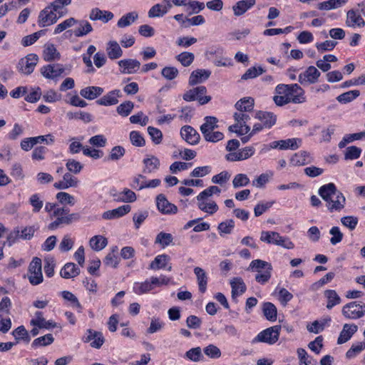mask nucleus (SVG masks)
<instances>
[{
	"label": "nucleus",
	"instance_id": "1",
	"mask_svg": "<svg viewBox=\"0 0 365 365\" xmlns=\"http://www.w3.org/2000/svg\"><path fill=\"white\" fill-rule=\"evenodd\" d=\"M56 198L63 205L60 207L55 203L47 202L45 205V210L48 212H52L51 217H56V220L48 225L50 230H54L62 224H68V215L64 207L68 204V194L64 192H60L56 195Z\"/></svg>",
	"mask_w": 365,
	"mask_h": 365
},
{
	"label": "nucleus",
	"instance_id": "2",
	"mask_svg": "<svg viewBox=\"0 0 365 365\" xmlns=\"http://www.w3.org/2000/svg\"><path fill=\"white\" fill-rule=\"evenodd\" d=\"M319 195L327 202V207L329 212L341 210L346 203V198L343 194L337 190L332 182L324 185L319 189Z\"/></svg>",
	"mask_w": 365,
	"mask_h": 365
},
{
	"label": "nucleus",
	"instance_id": "3",
	"mask_svg": "<svg viewBox=\"0 0 365 365\" xmlns=\"http://www.w3.org/2000/svg\"><path fill=\"white\" fill-rule=\"evenodd\" d=\"M275 91L277 94H284L290 99V103H302L306 101L304 91L297 83L286 85L279 84Z\"/></svg>",
	"mask_w": 365,
	"mask_h": 365
},
{
	"label": "nucleus",
	"instance_id": "4",
	"mask_svg": "<svg viewBox=\"0 0 365 365\" xmlns=\"http://www.w3.org/2000/svg\"><path fill=\"white\" fill-rule=\"evenodd\" d=\"M260 240L268 244L281 246L288 250H292L294 247V243L288 237H282L278 232L274 231H262Z\"/></svg>",
	"mask_w": 365,
	"mask_h": 365
},
{
	"label": "nucleus",
	"instance_id": "5",
	"mask_svg": "<svg viewBox=\"0 0 365 365\" xmlns=\"http://www.w3.org/2000/svg\"><path fill=\"white\" fill-rule=\"evenodd\" d=\"M341 313L347 319L362 318L365 316V303L356 301L349 302L342 307Z\"/></svg>",
	"mask_w": 365,
	"mask_h": 365
},
{
	"label": "nucleus",
	"instance_id": "6",
	"mask_svg": "<svg viewBox=\"0 0 365 365\" xmlns=\"http://www.w3.org/2000/svg\"><path fill=\"white\" fill-rule=\"evenodd\" d=\"M281 326L275 325L259 332L252 340V343L262 342L268 344H275L279 336Z\"/></svg>",
	"mask_w": 365,
	"mask_h": 365
},
{
	"label": "nucleus",
	"instance_id": "7",
	"mask_svg": "<svg viewBox=\"0 0 365 365\" xmlns=\"http://www.w3.org/2000/svg\"><path fill=\"white\" fill-rule=\"evenodd\" d=\"M207 93V88L204 86H200L186 91L182 96L185 101H193L197 100L200 105H205L210 101L211 97L203 96Z\"/></svg>",
	"mask_w": 365,
	"mask_h": 365
},
{
	"label": "nucleus",
	"instance_id": "8",
	"mask_svg": "<svg viewBox=\"0 0 365 365\" xmlns=\"http://www.w3.org/2000/svg\"><path fill=\"white\" fill-rule=\"evenodd\" d=\"M28 278L33 285H38L43 282L41 259L38 257L33 259L29 267Z\"/></svg>",
	"mask_w": 365,
	"mask_h": 365
},
{
	"label": "nucleus",
	"instance_id": "9",
	"mask_svg": "<svg viewBox=\"0 0 365 365\" xmlns=\"http://www.w3.org/2000/svg\"><path fill=\"white\" fill-rule=\"evenodd\" d=\"M38 57L36 54L30 53L21 58L18 63L19 71L26 75L31 74L36 66Z\"/></svg>",
	"mask_w": 365,
	"mask_h": 365
},
{
	"label": "nucleus",
	"instance_id": "10",
	"mask_svg": "<svg viewBox=\"0 0 365 365\" xmlns=\"http://www.w3.org/2000/svg\"><path fill=\"white\" fill-rule=\"evenodd\" d=\"M156 206L158 211L163 215H173L178 212L177 206L170 202L164 194L157 195Z\"/></svg>",
	"mask_w": 365,
	"mask_h": 365
},
{
	"label": "nucleus",
	"instance_id": "11",
	"mask_svg": "<svg viewBox=\"0 0 365 365\" xmlns=\"http://www.w3.org/2000/svg\"><path fill=\"white\" fill-rule=\"evenodd\" d=\"M76 24V28L72 30V33L77 37L83 36L93 31L91 24L86 20L76 21L70 17V27Z\"/></svg>",
	"mask_w": 365,
	"mask_h": 365
},
{
	"label": "nucleus",
	"instance_id": "12",
	"mask_svg": "<svg viewBox=\"0 0 365 365\" xmlns=\"http://www.w3.org/2000/svg\"><path fill=\"white\" fill-rule=\"evenodd\" d=\"M320 75V72L316 67L310 66L304 72L299 74V82L302 85L313 84L317 82Z\"/></svg>",
	"mask_w": 365,
	"mask_h": 365
},
{
	"label": "nucleus",
	"instance_id": "13",
	"mask_svg": "<svg viewBox=\"0 0 365 365\" xmlns=\"http://www.w3.org/2000/svg\"><path fill=\"white\" fill-rule=\"evenodd\" d=\"M51 8V6H47L40 12L38 16V25L41 27L52 25L59 19L57 14Z\"/></svg>",
	"mask_w": 365,
	"mask_h": 365
},
{
	"label": "nucleus",
	"instance_id": "14",
	"mask_svg": "<svg viewBox=\"0 0 365 365\" xmlns=\"http://www.w3.org/2000/svg\"><path fill=\"white\" fill-rule=\"evenodd\" d=\"M65 69L61 64L44 66L41 68V73L48 79L56 80L61 76Z\"/></svg>",
	"mask_w": 365,
	"mask_h": 365
},
{
	"label": "nucleus",
	"instance_id": "15",
	"mask_svg": "<svg viewBox=\"0 0 365 365\" xmlns=\"http://www.w3.org/2000/svg\"><path fill=\"white\" fill-rule=\"evenodd\" d=\"M122 97V93L119 89L113 90L101 98L96 101L99 106H110L116 105L118 103V98Z\"/></svg>",
	"mask_w": 365,
	"mask_h": 365
},
{
	"label": "nucleus",
	"instance_id": "16",
	"mask_svg": "<svg viewBox=\"0 0 365 365\" xmlns=\"http://www.w3.org/2000/svg\"><path fill=\"white\" fill-rule=\"evenodd\" d=\"M255 153V149L252 147H245L238 152L230 153L226 155L225 158L230 162L241 161L247 160L252 157Z\"/></svg>",
	"mask_w": 365,
	"mask_h": 365
},
{
	"label": "nucleus",
	"instance_id": "17",
	"mask_svg": "<svg viewBox=\"0 0 365 365\" xmlns=\"http://www.w3.org/2000/svg\"><path fill=\"white\" fill-rule=\"evenodd\" d=\"M346 25L351 28H361L365 26V21L359 12L351 9L346 13Z\"/></svg>",
	"mask_w": 365,
	"mask_h": 365
},
{
	"label": "nucleus",
	"instance_id": "18",
	"mask_svg": "<svg viewBox=\"0 0 365 365\" xmlns=\"http://www.w3.org/2000/svg\"><path fill=\"white\" fill-rule=\"evenodd\" d=\"M114 17L111 11L101 10L99 8H93L89 14V19L91 21H101L103 23H108Z\"/></svg>",
	"mask_w": 365,
	"mask_h": 365
},
{
	"label": "nucleus",
	"instance_id": "19",
	"mask_svg": "<svg viewBox=\"0 0 365 365\" xmlns=\"http://www.w3.org/2000/svg\"><path fill=\"white\" fill-rule=\"evenodd\" d=\"M182 138L189 144L195 145L199 142L200 135L192 127L184 125L180 130Z\"/></svg>",
	"mask_w": 365,
	"mask_h": 365
},
{
	"label": "nucleus",
	"instance_id": "20",
	"mask_svg": "<svg viewBox=\"0 0 365 365\" xmlns=\"http://www.w3.org/2000/svg\"><path fill=\"white\" fill-rule=\"evenodd\" d=\"M165 4H157L153 6L149 11L150 18L162 17L172 8V4L169 0L164 1Z\"/></svg>",
	"mask_w": 365,
	"mask_h": 365
},
{
	"label": "nucleus",
	"instance_id": "21",
	"mask_svg": "<svg viewBox=\"0 0 365 365\" xmlns=\"http://www.w3.org/2000/svg\"><path fill=\"white\" fill-rule=\"evenodd\" d=\"M104 337L103 334L92 329L88 330L87 336H86L85 341L89 342L93 348L99 349L104 343Z\"/></svg>",
	"mask_w": 365,
	"mask_h": 365
},
{
	"label": "nucleus",
	"instance_id": "22",
	"mask_svg": "<svg viewBox=\"0 0 365 365\" xmlns=\"http://www.w3.org/2000/svg\"><path fill=\"white\" fill-rule=\"evenodd\" d=\"M131 210L129 205H121L115 209L106 211L103 213L102 217L105 220H113L121 217L128 213Z\"/></svg>",
	"mask_w": 365,
	"mask_h": 365
},
{
	"label": "nucleus",
	"instance_id": "23",
	"mask_svg": "<svg viewBox=\"0 0 365 365\" xmlns=\"http://www.w3.org/2000/svg\"><path fill=\"white\" fill-rule=\"evenodd\" d=\"M118 65L123 68V73H135L140 67V63L135 59H123L118 61Z\"/></svg>",
	"mask_w": 365,
	"mask_h": 365
},
{
	"label": "nucleus",
	"instance_id": "24",
	"mask_svg": "<svg viewBox=\"0 0 365 365\" xmlns=\"http://www.w3.org/2000/svg\"><path fill=\"white\" fill-rule=\"evenodd\" d=\"M256 0H240L232 6V11L235 16H240L252 8Z\"/></svg>",
	"mask_w": 365,
	"mask_h": 365
},
{
	"label": "nucleus",
	"instance_id": "25",
	"mask_svg": "<svg viewBox=\"0 0 365 365\" xmlns=\"http://www.w3.org/2000/svg\"><path fill=\"white\" fill-rule=\"evenodd\" d=\"M144 168L143 172L145 174L157 171L160 165V160L155 155H147L143 160Z\"/></svg>",
	"mask_w": 365,
	"mask_h": 365
},
{
	"label": "nucleus",
	"instance_id": "26",
	"mask_svg": "<svg viewBox=\"0 0 365 365\" xmlns=\"http://www.w3.org/2000/svg\"><path fill=\"white\" fill-rule=\"evenodd\" d=\"M255 118L258 119L265 128H272L277 121V116L271 112L258 111Z\"/></svg>",
	"mask_w": 365,
	"mask_h": 365
},
{
	"label": "nucleus",
	"instance_id": "27",
	"mask_svg": "<svg viewBox=\"0 0 365 365\" xmlns=\"http://www.w3.org/2000/svg\"><path fill=\"white\" fill-rule=\"evenodd\" d=\"M358 327L356 324H345L337 339L338 344H342L348 341L357 331Z\"/></svg>",
	"mask_w": 365,
	"mask_h": 365
},
{
	"label": "nucleus",
	"instance_id": "28",
	"mask_svg": "<svg viewBox=\"0 0 365 365\" xmlns=\"http://www.w3.org/2000/svg\"><path fill=\"white\" fill-rule=\"evenodd\" d=\"M211 72L205 69H197L193 71L189 78V84L194 86L206 81L210 76Z\"/></svg>",
	"mask_w": 365,
	"mask_h": 365
},
{
	"label": "nucleus",
	"instance_id": "29",
	"mask_svg": "<svg viewBox=\"0 0 365 365\" xmlns=\"http://www.w3.org/2000/svg\"><path fill=\"white\" fill-rule=\"evenodd\" d=\"M273 143L274 144V148L278 147L281 150H296L300 146L302 140L299 138H289L287 140L274 141Z\"/></svg>",
	"mask_w": 365,
	"mask_h": 365
},
{
	"label": "nucleus",
	"instance_id": "30",
	"mask_svg": "<svg viewBox=\"0 0 365 365\" xmlns=\"http://www.w3.org/2000/svg\"><path fill=\"white\" fill-rule=\"evenodd\" d=\"M312 162V157L306 151L297 153L290 159V164L293 166H302Z\"/></svg>",
	"mask_w": 365,
	"mask_h": 365
},
{
	"label": "nucleus",
	"instance_id": "31",
	"mask_svg": "<svg viewBox=\"0 0 365 365\" xmlns=\"http://www.w3.org/2000/svg\"><path fill=\"white\" fill-rule=\"evenodd\" d=\"M232 287V298L235 299L239 295L242 294L246 291V285L240 277H235L230 281Z\"/></svg>",
	"mask_w": 365,
	"mask_h": 365
},
{
	"label": "nucleus",
	"instance_id": "32",
	"mask_svg": "<svg viewBox=\"0 0 365 365\" xmlns=\"http://www.w3.org/2000/svg\"><path fill=\"white\" fill-rule=\"evenodd\" d=\"M103 93V88L99 86H88L81 90L80 94L84 98L93 100Z\"/></svg>",
	"mask_w": 365,
	"mask_h": 365
},
{
	"label": "nucleus",
	"instance_id": "33",
	"mask_svg": "<svg viewBox=\"0 0 365 365\" xmlns=\"http://www.w3.org/2000/svg\"><path fill=\"white\" fill-rule=\"evenodd\" d=\"M198 208L208 213L209 215H213L218 210V205L215 201L207 200V198H203L200 200H197Z\"/></svg>",
	"mask_w": 365,
	"mask_h": 365
},
{
	"label": "nucleus",
	"instance_id": "34",
	"mask_svg": "<svg viewBox=\"0 0 365 365\" xmlns=\"http://www.w3.org/2000/svg\"><path fill=\"white\" fill-rule=\"evenodd\" d=\"M194 273L197 277L199 291L201 293H205L206 292L207 284V276L206 272L201 267H196L194 269Z\"/></svg>",
	"mask_w": 365,
	"mask_h": 365
},
{
	"label": "nucleus",
	"instance_id": "35",
	"mask_svg": "<svg viewBox=\"0 0 365 365\" xmlns=\"http://www.w3.org/2000/svg\"><path fill=\"white\" fill-rule=\"evenodd\" d=\"M43 57L46 61H52L58 59L60 53L57 51L53 43H48L44 45Z\"/></svg>",
	"mask_w": 365,
	"mask_h": 365
},
{
	"label": "nucleus",
	"instance_id": "36",
	"mask_svg": "<svg viewBox=\"0 0 365 365\" xmlns=\"http://www.w3.org/2000/svg\"><path fill=\"white\" fill-rule=\"evenodd\" d=\"M107 54L110 59H117L122 56L123 51L119 44L115 41H110L108 43L106 48Z\"/></svg>",
	"mask_w": 365,
	"mask_h": 365
},
{
	"label": "nucleus",
	"instance_id": "37",
	"mask_svg": "<svg viewBox=\"0 0 365 365\" xmlns=\"http://www.w3.org/2000/svg\"><path fill=\"white\" fill-rule=\"evenodd\" d=\"M247 269L251 272H260L262 270H272V267L266 261L255 259L251 262Z\"/></svg>",
	"mask_w": 365,
	"mask_h": 365
},
{
	"label": "nucleus",
	"instance_id": "38",
	"mask_svg": "<svg viewBox=\"0 0 365 365\" xmlns=\"http://www.w3.org/2000/svg\"><path fill=\"white\" fill-rule=\"evenodd\" d=\"M324 296L327 299V308L332 309L334 306L339 304L341 302L340 297L334 289H327L324 292Z\"/></svg>",
	"mask_w": 365,
	"mask_h": 365
},
{
	"label": "nucleus",
	"instance_id": "39",
	"mask_svg": "<svg viewBox=\"0 0 365 365\" xmlns=\"http://www.w3.org/2000/svg\"><path fill=\"white\" fill-rule=\"evenodd\" d=\"M217 122L218 120L217 118L213 116H206L205 118V123L200 126V131L202 134L203 135L206 133H208L213 131L218 127Z\"/></svg>",
	"mask_w": 365,
	"mask_h": 365
},
{
	"label": "nucleus",
	"instance_id": "40",
	"mask_svg": "<svg viewBox=\"0 0 365 365\" xmlns=\"http://www.w3.org/2000/svg\"><path fill=\"white\" fill-rule=\"evenodd\" d=\"M107 239L102 235H95L89 241L90 247L95 251H101L106 247Z\"/></svg>",
	"mask_w": 365,
	"mask_h": 365
},
{
	"label": "nucleus",
	"instance_id": "41",
	"mask_svg": "<svg viewBox=\"0 0 365 365\" xmlns=\"http://www.w3.org/2000/svg\"><path fill=\"white\" fill-rule=\"evenodd\" d=\"M254 107V99L249 98H244L238 101L235 104V108L237 111L248 113L252 110Z\"/></svg>",
	"mask_w": 365,
	"mask_h": 365
},
{
	"label": "nucleus",
	"instance_id": "42",
	"mask_svg": "<svg viewBox=\"0 0 365 365\" xmlns=\"http://www.w3.org/2000/svg\"><path fill=\"white\" fill-rule=\"evenodd\" d=\"M169 260L170 257L168 255L165 254L159 255L150 264V269L156 270L165 268Z\"/></svg>",
	"mask_w": 365,
	"mask_h": 365
},
{
	"label": "nucleus",
	"instance_id": "43",
	"mask_svg": "<svg viewBox=\"0 0 365 365\" xmlns=\"http://www.w3.org/2000/svg\"><path fill=\"white\" fill-rule=\"evenodd\" d=\"M262 311L266 319L271 322L277 319V307L271 302H264L262 307Z\"/></svg>",
	"mask_w": 365,
	"mask_h": 365
},
{
	"label": "nucleus",
	"instance_id": "44",
	"mask_svg": "<svg viewBox=\"0 0 365 365\" xmlns=\"http://www.w3.org/2000/svg\"><path fill=\"white\" fill-rule=\"evenodd\" d=\"M299 365H317V361L312 356H309L304 349L299 348L297 350Z\"/></svg>",
	"mask_w": 365,
	"mask_h": 365
},
{
	"label": "nucleus",
	"instance_id": "45",
	"mask_svg": "<svg viewBox=\"0 0 365 365\" xmlns=\"http://www.w3.org/2000/svg\"><path fill=\"white\" fill-rule=\"evenodd\" d=\"M348 0H328L321 2L317 7L320 10H330L337 9L346 4Z\"/></svg>",
	"mask_w": 365,
	"mask_h": 365
},
{
	"label": "nucleus",
	"instance_id": "46",
	"mask_svg": "<svg viewBox=\"0 0 365 365\" xmlns=\"http://www.w3.org/2000/svg\"><path fill=\"white\" fill-rule=\"evenodd\" d=\"M68 4V0H56L51 4V9L57 14L58 18L66 13V6Z\"/></svg>",
	"mask_w": 365,
	"mask_h": 365
},
{
	"label": "nucleus",
	"instance_id": "47",
	"mask_svg": "<svg viewBox=\"0 0 365 365\" xmlns=\"http://www.w3.org/2000/svg\"><path fill=\"white\" fill-rule=\"evenodd\" d=\"M235 227V221L233 220H227L218 225L217 230L220 236L231 234Z\"/></svg>",
	"mask_w": 365,
	"mask_h": 365
},
{
	"label": "nucleus",
	"instance_id": "48",
	"mask_svg": "<svg viewBox=\"0 0 365 365\" xmlns=\"http://www.w3.org/2000/svg\"><path fill=\"white\" fill-rule=\"evenodd\" d=\"M359 94L358 90L349 91L338 96L336 100L341 103H347L356 98Z\"/></svg>",
	"mask_w": 365,
	"mask_h": 365
},
{
	"label": "nucleus",
	"instance_id": "49",
	"mask_svg": "<svg viewBox=\"0 0 365 365\" xmlns=\"http://www.w3.org/2000/svg\"><path fill=\"white\" fill-rule=\"evenodd\" d=\"M134 108V103L132 101H127L120 103L116 108L118 115L123 117H127L130 115Z\"/></svg>",
	"mask_w": 365,
	"mask_h": 365
},
{
	"label": "nucleus",
	"instance_id": "50",
	"mask_svg": "<svg viewBox=\"0 0 365 365\" xmlns=\"http://www.w3.org/2000/svg\"><path fill=\"white\" fill-rule=\"evenodd\" d=\"M153 290L150 279L143 282H135L133 285V291L137 294H143Z\"/></svg>",
	"mask_w": 365,
	"mask_h": 365
},
{
	"label": "nucleus",
	"instance_id": "51",
	"mask_svg": "<svg viewBox=\"0 0 365 365\" xmlns=\"http://www.w3.org/2000/svg\"><path fill=\"white\" fill-rule=\"evenodd\" d=\"M264 72L265 71L261 66L251 67L247 69L246 72L242 76L241 79L243 81H247L248 79L255 78Z\"/></svg>",
	"mask_w": 365,
	"mask_h": 365
},
{
	"label": "nucleus",
	"instance_id": "52",
	"mask_svg": "<svg viewBox=\"0 0 365 365\" xmlns=\"http://www.w3.org/2000/svg\"><path fill=\"white\" fill-rule=\"evenodd\" d=\"M138 18L135 12H130L123 16L118 21L117 26L119 28H124L130 26Z\"/></svg>",
	"mask_w": 365,
	"mask_h": 365
},
{
	"label": "nucleus",
	"instance_id": "53",
	"mask_svg": "<svg viewBox=\"0 0 365 365\" xmlns=\"http://www.w3.org/2000/svg\"><path fill=\"white\" fill-rule=\"evenodd\" d=\"M45 34V30H41L31 35L24 36L21 40L24 46H29L34 43L42 35Z\"/></svg>",
	"mask_w": 365,
	"mask_h": 365
},
{
	"label": "nucleus",
	"instance_id": "54",
	"mask_svg": "<svg viewBox=\"0 0 365 365\" xmlns=\"http://www.w3.org/2000/svg\"><path fill=\"white\" fill-rule=\"evenodd\" d=\"M195 58V56L191 52H182L176 56V59L185 67L192 64Z\"/></svg>",
	"mask_w": 365,
	"mask_h": 365
},
{
	"label": "nucleus",
	"instance_id": "55",
	"mask_svg": "<svg viewBox=\"0 0 365 365\" xmlns=\"http://www.w3.org/2000/svg\"><path fill=\"white\" fill-rule=\"evenodd\" d=\"M365 349V342H359L354 344L351 348L346 351V357L347 359L354 358L357 354Z\"/></svg>",
	"mask_w": 365,
	"mask_h": 365
},
{
	"label": "nucleus",
	"instance_id": "56",
	"mask_svg": "<svg viewBox=\"0 0 365 365\" xmlns=\"http://www.w3.org/2000/svg\"><path fill=\"white\" fill-rule=\"evenodd\" d=\"M250 178L246 174H237L232 180V185L235 188H239L247 185L250 183Z\"/></svg>",
	"mask_w": 365,
	"mask_h": 365
},
{
	"label": "nucleus",
	"instance_id": "57",
	"mask_svg": "<svg viewBox=\"0 0 365 365\" xmlns=\"http://www.w3.org/2000/svg\"><path fill=\"white\" fill-rule=\"evenodd\" d=\"M185 357L192 361H199L202 360L203 356L202 354L201 348L197 346L189 349L185 353Z\"/></svg>",
	"mask_w": 365,
	"mask_h": 365
},
{
	"label": "nucleus",
	"instance_id": "58",
	"mask_svg": "<svg viewBox=\"0 0 365 365\" xmlns=\"http://www.w3.org/2000/svg\"><path fill=\"white\" fill-rule=\"evenodd\" d=\"M173 237L171 234L161 232L157 235L155 243H158L163 247H165L173 242Z\"/></svg>",
	"mask_w": 365,
	"mask_h": 365
},
{
	"label": "nucleus",
	"instance_id": "59",
	"mask_svg": "<svg viewBox=\"0 0 365 365\" xmlns=\"http://www.w3.org/2000/svg\"><path fill=\"white\" fill-rule=\"evenodd\" d=\"M148 133L150 136L152 141L155 145L161 143L163 140V133L160 130L155 127L149 126L148 128Z\"/></svg>",
	"mask_w": 365,
	"mask_h": 365
},
{
	"label": "nucleus",
	"instance_id": "60",
	"mask_svg": "<svg viewBox=\"0 0 365 365\" xmlns=\"http://www.w3.org/2000/svg\"><path fill=\"white\" fill-rule=\"evenodd\" d=\"M117 200L125 202H133L136 200V195L130 189L125 188L123 191L120 193V196Z\"/></svg>",
	"mask_w": 365,
	"mask_h": 365
},
{
	"label": "nucleus",
	"instance_id": "61",
	"mask_svg": "<svg viewBox=\"0 0 365 365\" xmlns=\"http://www.w3.org/2000/svg\"><path fill=\"white\" fill-rule=\"evenodd\" d=\"M70 118L81 120L83 122L87 123L93 120V116L91 114L87 112L79 111V112H71L70 111Z\"/></svg>",
	"mask_w": 365,
	"mask_h": 365
},
{
	"label": "nucleus",
	"instance_id": "62",
	"mask_svg": "<svg viewBox=\"0 0 365 365\" xmlns=\"http://www.w3.org/2000/svg\"><path fill=\"white\" fill-rule=\"evenodd\" d=\"M13 336L16 340L23 339L26 342H29L31 339L28 331L24 326H19L12 332Z\"/></svg>",
	"mask_w": 365,
	"mask_h": 365
},
{
	"label": "nucleus",
	"instance_id": "63",
	"mask_svg": "<svg viewBox=\"0 0 365 365\" xmlns=\"http://www.w3.org/2000/svg\"><path fill=\"white\" fill-rule=\"evenodd\" d=\"M179 73L178 68L173 66H166L161 71V75L167 80L175 79Z\"/></svg>",
	"mask_w": 365,
	"mask_h": 365
},
{
	"label": "nucleus",
	"instance_id": "64",
	"mask_svg": "<svg viewBox=\"0 0 365 365\" xmlns=\"http://www.w3.org/2000/svg\"><path fill=\"white\" fill-rule=\"evenodd\" d=\"M361 153L360 148L352 145L346 148L344 157L346 160H355L360 157Z\"/></svg>",
	"mask_w": 365,
	"mask_h": 365
}]
</instances>
